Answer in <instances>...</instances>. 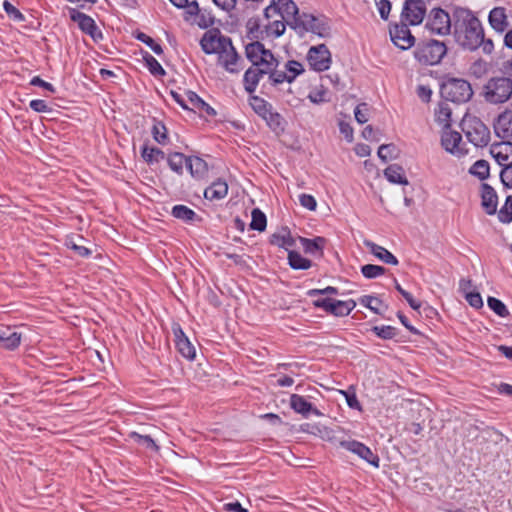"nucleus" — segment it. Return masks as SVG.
Segmentation results:
<instances>
[{
  "label": "nucleus",
  "instance_id": "37",
  "mask_svg": "<svg viewBox=\"0 0 512 512\" xmlns=\"http://www.w3.org/2000/svg\"><path fill=\"white\" fill-rule=\"evenodd\" d=\"M143 60L149 72L154 76H164L166 74L161 64L147 51L142 54Z\"/></svg>",
  "mask_w": 512,
  "mask_h": 512
},
{
  "label": "nucleus",
  "instance_id": "64",
  "mask_svg": "<svg viewBox=\"0 0 512 512\" xmlns=\"http://www.w3.org/2000/svg\"><path fill=\"white\" fill-rule=\"evenodd\" d=\"M466 300L468 301L469 305L473 308L479 309L483 307V300L478 292H469L466 294Z\"/></svg>",
  "mask_w": 512,
  "mask_h": 512
},
{
  "label": "nucleus",
  "instance_id": "35",
  "mask_svg": "<svg viewBox=\"0 0 512 512\" xmlns=\"http://www.w3.org/2000/svg\"><path fill=\"white\" fill-rule=\"evenodd\" d=\"M308 31L317 34L319 37L326 38L330 36L331 28L325 17H316V21L309 26Z\"/></svg>",
  "mask_w": 512,
  "mask_h": 512
},
{
  "label": "nucleus",
  "instance_id": "17",
  "mask_svg": "<svg viewBox=\"0 0 512 512\" xmlns=\"http://www.w3.org/2000/svg\"><path fill=\"white\" fill-rule=\"evenodd\" d=\"M462 136L459 132L453 131L450 128H444L441 136V144L443 148L455 156H462L463 151L460 147Z\"/></svg>",
  "mask_w": 512,
  "mask_h": 512
},
{
  "label": "nucleus",
  "instance_id": "27",
  "mask_svg": "<svg viewBox=\"0 0 512 512\" xmlns=\"http://www.w3.org/2000/svg\"><path fill=\"white\" fill-rule=\"evenodd\" d=\"M227 193L228 184L221 178H217L204 190V197L210 201L220 200L226 197Z\"/></svg>",
  "mask_w": 512,
  "mask_h": 512
},
{
  "label": "nucleus",
  "instance_id": "15",
  "mask_svg": "<svg viewBox=\"0 0 512 512\" xmlns=\"http://www.w3.org/2000/svg\"><path fill=\"white\" fill-rule=\"evenodd\" d=\"M174 342L177 351L186 359L193 360L196 356V350L188 337L185 335L179 323L172 324Z\"/></svg>",
  "mask_w": 512,
  "mask_h": 512
},
{
  "label": "nucleus",
  "instance_id": "53",
  "mask_svg": "<svg viewBox=\"0 0 512 512\" xmlns=\"http://www.w3.org/2000/svg\"><path fill=\"white\" fill-rule=\"evenodd\" d=\"M498 219L502 223H510L512 221V195L506 198L504 206L498 212Z\"/></svg>",
  "mask_w": 512,
  "mask_h": 512
},
{
  "label": "nucleus",
  "instance_id": "34",
  "mask_svg": "<svg viewBox=\"0 0 512 512\" xmlns=\"http://www.w3.org/2000/svg\"><path fill=\"white\" fill-rule=\"evenodd\" d=\"M451 108L446 102H440L435 109V120L443 128H450Z\"/></svg>",
  "mask_w": 512,
  "mask_h": 512
},
{
  "label": "nucleus",
  "instance_id": "16",
  "mask_svg": "<svg viewBox=\"0 0 512 512\" xmlns=\"http://www.w3.org/2000/svg\"><path fill=\"white\" fill-rule=\"evenodd\" d=\"M218 61L223 66V68L229 73H239L242 67L239 65L243 62L240 55L237 53L235 47L230 42V45L225 47L224 52H220L218 54Z\"/></svg>",
  "mask_w": 512,
  "mask_h": 512
},
{
  "label": "nucleus",
  "instance_id": "38",
  "mask_svg": "<svg viewBox=\"0 0 512 512\" xmlns=\"http://www.w3.org/2000/svg\"><path fill=\"white\" fill-rule=\"evenodd\" d=\"M266 226H267L266 215L259 208H254L252 210V220L250 223V228L252 230L263 232L266 229Z\"/></svg>",
  "mask_w": 512,
  "mask_h": 512
},
{
  "label": "nucleus",
  "instance_id": "18",
  "mask_svg": "<svg viewBox=\"0 0 512 512\" xmlns=\"http://www.w3.org/2000/svg\"><path fill=\"white\" fill-rule=\"evenodd\" d=\"M494 131L502 139H512V110L506 109L494 121Z\"/></svg>",
  "mask_w": 512,
  "mask_h": 512
},
{
  "label": "nucleus",
  "instance_id": "8",
  "mask_svg": "<svg viewBox=\"0 0 512 512\" xmlns=\"http://www.w3.org/2000/svg\"><path fill=\"white\" fill-rule=\"evenodd\" d=\"M231 38L221 33L219 29H210L204 33L200 46L206 54H219L230 45Z\"/></svg>",
  "mask_w": 512,
  "mask_h": 512
},
{
  "label": "nucleus",
  "instance_id": "42",
  "mask_svg": "<svg viewBox=\"0 0 512 512\" xmlns=\"http://www.w3.org/2000/svg\"><path fill=\"white\" fill-rule=\"evenodd\" d=\"M153 138L159 144H166L168 141L167 128L162 121L154 119V124L151 130Z\"/></svg>",
  "mask_w": 512,
  "mask_h": 512
},
{
  "label": "nucleus",
  "instance_id": "29",
  "mask_svg": "<svg viewBox=\"0 0 512 512\" xmlns=\"http://www.w3.org/2000/svg\"><path fill=\"white\" fill-rule=\"evenodd\" d=\"M387 180L394 184L407 185L408 179L405 170L399 164H391L384 170Z\"/></svg>",
  "mask_w": 512,
  "mask_h": 512
},
{
  "label": "nucleus",
  "instance_id": "28",
  "mask_svg": "<svg viewBox=\"0 0 512 512\" xmlns=\"http://www.w3.org/2000/svg\"><path fill=\"white\" fill-rule=\"evenodd\" d=\"M191 176L196 180H208L213 166H209L208 162H185Z\"/></svg>",
  "mask_w": 512,
  "mask_h": 512
},
{
  "label": "nucleus",
  "instance_id": "63",
  "mask_svg": "<svg viewBox=\"0 0 512 512\" xmlns=\"http://www.w3.org/2000/svg\"><path fill=\"white\" fill-rule=\"evenodd\" d=\"M373 302H375L377 305L382 304V301L375 296L364 295L360 298V303L363 306L367 307L368 309L372 310L374 313L378 314L379 313L378 309L372 305Z\"/></svg>",
  "mask_w": 512,
  "mask_h": 512
},
{
  "label": "nucleus",
  "instance_id": "30",
  "mask_svg": "<svg viewBox=\"0 0 512 512\" xmlns=\"http://www.w3.org/2000/svg\"><path fill=\"white\" fill-rule=\"evenodd\" d=\"M490 154L494 160H512V142L501 141L493 143L490 147Z\"/></svg>",
  "mask_w": 512,
  "mask_h": 512
},
{
  "label": "nucleus",
  "instance_id": "5",
  "mask_svg": "<svg viewBox=\"0 0 512 512\" xmlns=\"http://www.w3.org/2000/svg\"><path fill=\"white\" fill-rule=\"evenodd\" d=\"M483 95L487 102L501 104L512 95V79L510 77H492L483 87Z\"/></svg>",
  "mask_w": 512,
  "mask_h": 512
},
{
  "label": "nucleus",
  "instance_id": "57",
  "mask_svg": "<svg viewBox=\"0 0 512 512\" xmlns=\"http://www.w3.org/2000/svg\"><path fill=\"white\" fill-rule=\"evenodd\" d=\"M497 163L503 167L500 173L502 183L506 187L512 188V162H509L508 164H505L504 162Z\"/></svg>",
  "mask_w": 512,
  "mask_h": 512
},
{
  "label": "nucleus",
  "instance_id": "40",
  "mask_svg": "<svg viewBox=\"0 0 512 512\" xmlns=\"http://www.w3.org/2000/svg\"><path fill=\"white\" fill-rule=\"evenodd\" d=\"M316 21V16L308 13H302L295 16L293 23H289L292 28H301L304 31H308L309 26Z\"/></svg>",
  "mask_w": 512,
  "mask_h": 512
},
{
  "label": "nucleus",
  "instance_id": "20",
  "mask_svg": "<svg viewBox=\"0 0 512 512\" xmlns=\"http://www.w3.org/2000/svg\"><path fill=\"white\" fill-rule=\"evenodd\" d=\"M274 3V1L272 2ZM278 12L284 20L289 17L295 18L298 15V7L292 0H278L277 4H271L265 8V14L268 17L269 12Z\"/></svg>",
  "mask_w": 512,
  "mask_h": 512
},
{
  "label": "nucleus",
  "instance_id": "23",
  "mask_svg": "<svg viewBox=\"0 0 512 512\" xmlns=\"http://www.w3.org/2000/svg\"><path fill=\"white\" fill-rule=\"evenodd\" d=\"M490 26L497 32L502 33L509 27L506 9L504 7L493 8L488 16Z\"/></svg>",
  "mask_w": 512,
  "mask_h": 512
},
{
  "label": "nucleus",
  "instance_id": "13",
  "mask_svg": "<svg viewBox=\"0 0 512 512\" xmlns=\"http://www.w3.org/2000/svg\"><path fill=\"white\" fill-rule=\"evenodd\" d=\"M340 446L345 448L346 450L356 454L361 459L365 460L367 463L372 465L375 468H378L380 465L379 456L374 453L368 446L363 444L362 442L356 440H344L340 442Z\"/></svg>",
  "mask_w": 512,
  "mask_h": 512
},
{
  "label": "nucleus",
  "instance_id": "24",
  "mask_svg": "<svg viewBox=\"0 0 512 512\" xmlns=\"http://www.w3.org/2000/svg\"><path fill=\"white\" fill-rule=\"evenodd\" d=\"M269 243L288 251L289 248L295 246V239L292 237L288 227H282L280 231L273 233L270 236Z\"/></svg>",
  "mask_w": 512,
  "mask_h": 512
},
{
  "label": "nucleus",
  "instance_id": "54",
  "mask_svg": "<svg viewBox=\"0 0 512 512\" xmlns=\"http://www.w3.org/2000/svg\"><path fill=\"white\" fill-rule=\"evenodd\" d=\"M184 11V20L191 21L195 20L196 16L200 13V7L196 0L187 1V6L182 7Z\"/></svg>",
  "mask_w": 512,
  "mask_h": 512
},
{
  "label": "nucleus",
  "instance_id": "2",
  "mask_svg": "<svg viewBox=\"0 0 512 512\" xmlns=\"http://www.w3.org/2000/svg\"><path fill=\"white\" fill-rule=\"evenodd\" d=\"M448 48L443 41L436 39L420 40L414 49L415 59L422 65H437L447 54Z\"/></svg>",
  "mask_w": 512,
  "mask_h": 512
},
{
  "label": "nucleus",
  "instance_id": "47",
  "mask_svg": "<svg viewBox=\"0 0 512 512\" xmlns=\"http://www.w3.org/2000/svg\"><path fill=\"white\" fill-rule=\"evenodd\" d=\"M135 38L146 44L156 55L160 56L163 54L162 46L144 32H137Z\"/></svg>",
  "mask_w": 512,
  "mask_h": 512
},
{
  "label": "nucleus",
  "instance_id": "3",
  "mask_svg": "<svg viewBox=\"0 0 512 512\" xmlns=\"http://www.w3.org/2000/svg\"><path fill=\"white\" fill-rule=\"evenodd\" d=\"M440 95L446 101L466 103L473 96L471 84L461 78H447L440 85Z\"/></svg>",
  "mask_w": 512,
  "mask_h": 512
},
{
  "label": "nucleus",
  "instance_id": "58",
  "mask_svg": "<svg viewBox=\"0 0 512 512\" xmlns=\"http://www.w3.org/2000/svg\"><path fill=\"white\" fill-rule=\"evenodd\" d=\"M65 245L67 248L74 251L80 257H88L91 255V250L83 245L77 244L73 238H69L65 241Z\"/></svg>",
  "mask_w": 512,
  "mask_h": 512
},
{
  "label": "nucleus",
  "instance_id": "59",
  "mask_svg": "<svg viewBox=\"0 0 512 512\" xmlns=\"http://www.w3.org/2000/svg\"><path fill=\"white\" fill-rule=\"evenodd\" d=\"M285 81L288 82V77L285 74V70H278L276 68L270 72L269 82L272 86H277Z\"/></svg>",
  "mask_w": 512,
  "mask_h": 512
},
{
  "label": "nucleus",
  "instance_id": "25",
  "mask_svg": "<svg viewBox=\"0 0 512 512\" xmlns=\"http://www.w3.org/2000/svg\"><path fill=\"white\" fill-rule=\"evenodd\" d=\"M364 245L369 249V251L377 257L379 260L384 262L385 264L390 265H398V259L386 248L372 242L369 240L364 241Z\"/></svg>",
  "mask_w": 512,
  "mask_h": 512
},
{
  "label": "nucleus",
  "instance_id": "10",
  "mask_svg": "<svg viewBox=\"0 0 512 512\" xmlns=\"http://www.w3.org/2000/svg\"><path fill=\"white\" fill-rule=\"evenodd\" d=\"M307 61L312 70L323 72L330 68L332 63L331 53L325 44L312 46L307 53Z\"/></svg>",
  "mask_w": 512,
  "mask_h": 512
},
{
  "label": "nucleus",
  "instance_id": "14",
  "mask_svg": "<svg viewBox=\"0 0 512 512\" xmlns=\"http://www.w3.org/2000/svg\"><path fill=\"white\" fill-rule=\"evenodd\" d=\"M389 33L392 42L401 50H407L415 45V37L406 23L395 24Z\"/></svg>",
  "mask_w": 512,
  "mask_h": 512
},
{
  "label": "nucleus",
  "instance_id": "50",
  "mask_svg": "<svg viewBox=\"0 0 512 512\" xmlns=\"http://www.w3.org/2000/svg\"><path fill=\"white\" fill-rule=\"evenodd\" d=\"M386 268L374 264H366L361 267L362 275L367 279H374L381 275H384Z\"/></svg>",
  "mask_w": 512,
  "mask_h": 512
},
{
  "label": "nucleus",
  "instance_id": "51",
  "mask_svg": "<svg viewBox=\"0 0 512 512\" xmlns=\"http://www.w3.org/2000/svg\"><path fill=\"white\" fill-rule=\"evenodd\" d=\"M185 94L187 97V104L191 105L189 106L188 110H202L204 109V107H207V109H211V107L203 99H201L195 92L189 90L186 91Z\"/></svg>",
  "mask_w": 512,
  "mask_h": 512
},
{
  "label": "nucleus",
  "instance_id": "55",
  "mask_svg": "<svg viewBox=\"0 0 512 512\" xmlns=\"http://www.w3.org/2000/svg\"><path fill=\"white\" fill-rule=\"evenodd\" d=\"M263 119L266 121L268 126L273 131H278V130H282L283 129V127H282V120H283V118L281 117V115L279 113L273 112L271 110L269 112V114H267V116H265Z\"/></svg>",
  "mask_w": 512,
  "mask_h": 512
},
{
  "label": "nucleus",
  "instance_id": "49",
  "mask_svg": "<svg viewBox=\"0 0 512 512\" xmlns=\"http://www.w3.org/2000/svg\"><path fill=\"white\" fill-rule=\"evenodd\" d=\"M487 304L489 308L500 317H507L510 314L506 305L498 298L489 296L487 299Z\"/></svg>",
  "mask_w": 512,
  "mask_h": 512
},
{
  "label": "nucleus",
  "instance_id": "48",
  "mask_svg": "<svg viewBox=\"0 0 512 512\" xmlns=\"http://www.w3.org/2000/svg\"><path fill=\"white\" fill-rule=\"evenodd\" d=\"M371 331L384 340H390L397 336V329L390 325L373 326Z\"/></svg>",
  "mask_w": 512,
  "mask_h": 512
},
{
  "label": "nucleus",
  "instance_id": "12",
  "mask_svg": "<svg viewBox=\"0 0 512 512\" xmlns=\"http://www.w3.org/2000/svg\"><path fill=\"white\" fill-rule=\"evenodd\" d=\"M426 15V3L424 0H406L402 10V19L410 25H419Z\"/></svg>",
  "mask_w": 512,
  "mask_h": 512
},
{
  "label": "nucleus",
  "instance_id": "39",
  "mask_svg": "<svg viewBox=\"0 0 512 512\" xmlns=\"http://www.w3.org/2000/svg\"><path fill=\"white\" fill-rule=\"evenodd\" d=\"M356 307V302L352 299L347 301L336 300L334 305L333 314L337 317H344L351 313V311Z\"/></svg>",
  "mask_w": 512,
  "mask_h": 512
},
{
  "label": "nucleus",
  "instance_id": "1",
  "mask_svg": "<svg viewBox=\"0 0 512 512\" xmlns=\"http://www.w3.org/2000/svg\"><path fill=\"white\" fill-rule=\"evenodd\" d=\"M453 20L452 33L455 42L463 50L474 52L481 48L482 52L487 55L493 52V41L485 38L482 23L471 10L455 7L453 9Z\"/></svg>",
  "mask_w": 512,
  "mask_h": 512
},
{
  "label": "nucleus",
  "instance_id": "56",
  "mask_svg": "<svg viewBox=\"0 0 512 512\" xmlns=\"http://www.w3.org/2000/svg\"><path fill=\"white\" fill-rule=\"evenodd\" d=\"M3 8L10 19L16 22H22L25 20V16L9 1L5 0Z\"/></svg>",
  "mask_w": 512,
  "mask_h": 512
},
{
  "label": "nucleus",
  "instance_id": "60",
  "mask_svg": "<svg viewBox=\"0 0 512 512\" xmlns=\"http://www.w3.org/2000/svg\"><path fill=\"white\" fill-rule=\"evenodd\" d=\"M335 302H336V300H334V299L323 298V299L314 300L313 305L316 308L323 309L325 312H327L329 314H333Z\"/></svg>",
  "mask_w": 512,
  "mask_h": 512
},
{
  "label": "nucleus",
  "instance_id": "45",
  "mask_svg": "<svg viewBox=\"0 0 512 512\" xmlns=\"http://www.w3.org/2000/svg\"><path fill=\"white\" fill-rule=\"evenodd\" d=\"M130 438L133 439L139 445L145 446L147 449L158 452L159 446L149 435H141L137 432H131L129 434Z\"/></svg>",
  "mask_w": 512,
  "mask_h": 512
},
{
  "label": "nucleus",
  "instance_id": "26",
  "mask_svg": "<svg viewBox=\"0 0 512 512\" xmlns=\"http://www.w3.org/2000/svg\"><path fill=\"white\" fill-rule=\"evenodd\" d=\"M21 343V334L12 331L9 327L0 328V348L15 350Z\"/></svg>",
  "mask_w": 512,
  "mask_h": 512
},
{
  "label": "nucleus",
  "instance_id": "9",
  "mask_svg": "<svg viewBox=\"0 0 512 512\" xmlns=\"http://www.w3.org/2000/svg\"><path fill=\"white\" fill-rule=\"evenodd\" d=\"M69 16L73 22L78 24L80 30L85 34H88L94 42L97 43L103 39V33L98 28L92 17L75 8L69 9Z\"/></svg>",
  "mask_w": 512,
  "mask_h": 512
},
{
  "label": "nucleus",
  "instance_id": "7",
  "mask_svg": "<svg viewBox=\"0 0 512 512\" xmlns=\"http://www.w3.org/2000/svg\"><path fill=\"white\" fill-rule=\"evenodd\" d=\"M462 125L467 139L474 146L484 147L489 143L490 130L479 118H465Z\"/></svg>",
  "mask_w": 512,
  "mask_h": 512
},
{
  "label": "nucleus",
  "instance_id": "32",
  "mask_svg": "<svg viewBox=\"0 0 512 512\" xmlns=\"http://www.w3.org/2000/svg\"><path fill=\"white\" fill-rule=\"evenodd\" d=\"M172 216L182 220L184 222H193L195 219L201 220V218L189 207L179 204L172 208Z\"/></svg>",
  "mask_w": 512,
  "mask_h": 512
},
{
  "label": "nucleus",
  "instance_id": "43",
  "mask_svg": "<svg viewBox=\"0 0 512 512\" xmlns=\"http://www.w3.org/2000/svg\"><path fill=\"white\" fill-rule=\"evenodd\" d=\"M377 154L380 160H394L399 157V149L393 143L383 144L378 148Z\"/></svg>",
  "mask_w": 512,
  "mask_h": 512
},
{
  "label": "nucleus",
  "instance_id": "62",
  "mask_svg": "<svg viewBox=\"0 0 512 512\" xmlns=\"http://www.w3.org/2000/svg\"><path fill=\"white\" fill-rule=\"evenodd\" d=\"M299 202H300L301 206H303L304 208H307L310 211H314L317 207L316 199L310 194H305V193L301 194L299 196Z\"/></svg>",
  "mask_w": 512,
  "mask_h": 512
},
{
  "label": "nucleus",
  "instance_id": "6",
  "mask_svg": "<svg viewBox=\"0 0 512 512\" xmlns=\"http://www.w3.org/2000/svg\"><path fill=\"white\" fill-rule=\"evenodd\" d=\"M453 13L450 15L440 7L433 8L426 17L425 27L434 34L449 35L453 28Z\"/></svg>",
  "mask_w": 512,
  "mask_h": 512
},
{
  "label": "nucleus",
  "instance_id": "52",
  "mask_svg": "<svg viewBox=\"0 0 512 512\" xmlns=\"http://www.w3.org/2000/svg\"><path fill=\"white\" fill-rule=\"evenodd\" d=\"M327 94V89L323 85H321L320 87H317L310 91L308 99L314 104L328 102L329 99L327 98Z\"/></svg>",
  "mask_w": 512,
  "mask_h": 512
},
{
  "label": "nucleus",
  "instance_id": "61",
  "mask_svg": "<svg viewBox=\"0 0 512 512\" xmlns=\"http://www.w3.org/2000/svg\"><path fill=\"white\" fill-rule=\"evenodd\" d=\"M368 104L360 103L356 106L354 110L355 119L358 123L364 124L368 121L367 113H368Z\"/></svg>",
  "mask_w": 512,
  "mask_h": 512
},
{
  "label": "nucleus",
  "instance_id": "22",
  "mask_svg": "<svg viewBox=\"0 0 512 512\" xmlns=\"http://www.w3.org/2000/svg\"><path fill=\"white\" fill-rule=\"evenodd\" d=\"M290 406L296 412L304 417H308L310 413L321 416L322 413L308 402L303 396L298 394H292L290 396Z\"/></svg>",
  "mask_w": 512,
  "mask_h": 512
},
{
  "label": "nucleus",
  "instance_id": "36",
  "mask_svg": "<svg viewBox=\"0 0 512 512\" xmlns=\"http://www.w3.org/2000/svg\"><path fill=\"white\" fill-rule=\"evenodd\" d=\"M260 80L256 75L253 67H249L243 76V85L244 89L247 93L253 94L256 91V88L259 84Z\"/></svg>",
  "mask_w": 512,
  "mask_h": 512
},
{
  "label": "nucleus",
  "instance_id": "33",
  "mask_svg": "<svg viewBox=\"0 0 512 512\" xmlns=\"http://www.w3.org/2000/svg\"><path fill=\"white\" fill-rule=\"evenodd\" d=\"M249 103L256 114L264 118L272 110V105L265 99L252 95L249 98Z\"/></svg>",
  "mask_w": 512,
  "mask_h": 512
},
{
  "label": "nucleus",
  "instance_id": "46",
  "mask_svg": "<svg viewBox=\"0 0 512 512\" xmlns=\"http://www.w3.org/2000/svg\"><path fill=\"white\" fill-rule=\"evenodd\" d=\"M194 22L200 28L206 29L214 25L215 18L210 11L200 8V13L196 16Z\"/></svg>",
  "mask_w": 512,
  "mask_h": 512
},
{
  "label": "nucleus",
  "instance_id": "4",
  "mask_svg": "<svg viewBox=\"0 0 512 512\" xmlns=\"http://www.w3.org/2000/svg\"><path fill=\"white\" fill-rule=\"evenodd\" d=\"M245 55L251 62V67L272 71L279 66V61L273 52L266 49L264 44L259 41L248 43L245 46Z\"/></svg>",
  "mask_w": 512,
  "mask_h": 512
},
{
  "label": "nucleus",
  "instance_id": "11",
  "mask_svg": "<svg viewBox=\"0 0 512 512\" xmlns=\"http://www.w3.org/2000/svg\"><path fill=\"white\" fill-rule=\"evenodd\" d=\"M141 156L143 160H161L167 158L171 160L173 157H178L180 160H202L199 155L196 154H184L179 151L164 152L157 147H150L148 144H144L141 148Z\"/></svg>",
  "mask_w": 512,
  "mask_h": 512
},
{
  "label": "nucleus",
  "instance_id": "31",
  "mask_svg": "<svg viewBox=\"0 0 512 512\" xmlns=\"http://www.w3.org/2000/svg\"><path fill=\"white\" fill-rule=\"evenodd\" d=\"M288 264L294 270H307L312 267V261L295 250H288Z\"/></svg>",
  "mask_w": 512,
  "mask_h": 512
},
{
  "label": "nucleus",
  "instance_id": "21",
  "mask_svg": "<svg viewBox=\"0 0 512 512\" xmlns=\"http://www.w3.org/2000/svg\"><path fill=\"white\" fill-rule=\"evenodd\" d=\"M299 241L303 247V250L306 254L317 255L319 257H323L324 248L327 244V239L322 236H316L313 239L306 237H299Z\"/></svg>",
  "mask_w": 512,
  "mask_h": 512
},
{
  "label": "nucleus",
  "instance_id": "41",
  "mask_svg": "<svg viewBox=\"0 0 512 512\" xmlns=\"http://www.w3.org/2000/svg\"><path fill=\"white\" fill-rule=\"evenodd\" d=\"M304 71L303 65L296 60H289L285 64V74L288 77V83H292Z\"/></svg>",
  "mask_w": 512,
  "mask_h": 512
},
{
  "label": "nucleus",
  "instance_id": "19",
  "mask_svg": "<svg viewBox=\"0 0 512 512\" xmlns=\"http://www.w3.org/2000/svg\"><path fill=\"white\" fill-rule=\"evenodd\" d=\"M498 197L496 191L487 183L481 185V206L488 215L497 211Z\"/></svg>",
  "mask_w": 512,
  "mask_h": 512
},
{
  "label": "nucleus",
  "instance_id": "44",
  "mask_svg": "<svg viewBox=\"0 0 512 512\" xmlns=\"http://www.w3.org/2000/svg\"><path fill=\"white\" fill-rule=\"evenodd\" d=\"M469 173L480 180H485L490 175L489 162H474L470 167Z\"/></svg>",
  "mask_w": 512,
  "mask_h": 512
}]
</instances>
